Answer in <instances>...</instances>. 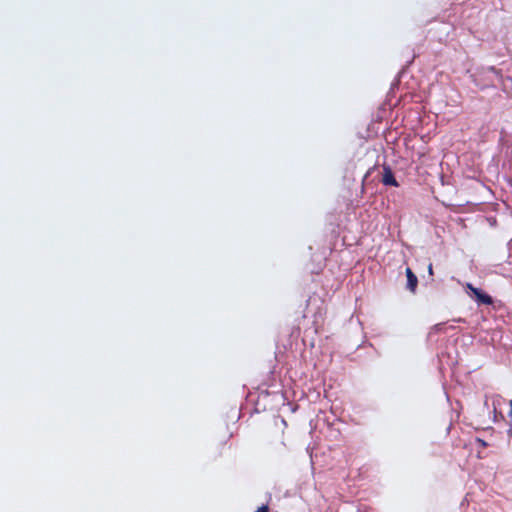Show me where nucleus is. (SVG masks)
I'll use <instances>...</instances> for the list:
<instances>
[{"label":"nucleus","mask_w":512,"mask_h":512,"mask_svg":"<svg viewBox=\"0 0 512 512\" xmlns=\"http://www.w3.org/2000/svg\"><path fill=\"white\" fill-rule=\"evenodd\" d=\"M397 84H399V81H396V82L392 83V86H395Z\"/></svg>","instance_id":"nucleus-12"},{"label":"nucleus","mask_w":512,"mask_h":512,"mask_svg":"<svg viewBox=\"0 0 512 512\" xmlns=\"http://www.w3.org/2000/svg\"><path fill=\"white\" fill-rule=\"evenodd\" d=\"M405 273L407 277L406 289L415 293L418 286V278L409 267L406 268Z\"/></svg>","instance_id":"nucleus-4"},{"label":"nucleus","mask_w":512,"mask_h":512,"mask_svg":"<svg viewBox=\"0 0 512 512\" xmlns=\"http://www.w3.org/2000/svg\"><path fill=\"white\" fill-rule=\"evenodd\" d=\"M397 84H399V81H396V82L392 83V86H395Z\"/></svg>","instance_id":"nucleus-14"},{"label":"nucleus","mask_w":512,"mask_h":512,"mask_svg":"<svg viewBox=\"0 0 512 512\" xmlns=\"http://www.w3.org/2000/svg\"><path fill=\"white\" fill-rule=\"evenodd\" d=\"M509 418L512 419V399L510 400Z\"/></svg>","instance_id":"nucleus-10"},{"label":"nucleus","mask_w":512,"mask_h":512,"mask_svg":"<svg viewBox=\"0 0 512 512\" xmlns=\"http://www.w3.org/2000/svg\"><path fill=\"white\" fill-rule=\"evenodd\" d=\"M428 272H429V274H430V275H433V268H432V264H430V265L428 266Z\"/></svg>","instance_id":"nucleus-11"},{"label":"nucleus","mask_w":512,"mask_h":512,"mask_svg":"<svg viewBox=\"0 0 512 512\" xmlns=\"http://www.w3.org/2000/svg\"><path fill=\"white\" fill-rule=\"evenodd\" d=\"M467 293L478 305H492L495 307V301L491 295L471 283L466 284Z\"/></svg>","instance_id":"nucleus-2"},{"label":"nucleus","mask_w":512,"mask_h":512,"mask_svg":"<svg viewBox=\"0 0 512 512\" xmlns=\"http://www.w3.org/2000/svg\"><path fill=\"white\" fill-rule=\"evenodd\" d=\"M255 512H269V507L267 505H262Z\"/></svg>","instance_id":"nucleus-5"},{"label":"nucleus","mask_w":512,"mask_h":512,"mask_svg":"<svg viewBox=\"0 0 512 512\" xmlns=\"http://www.w3.org/2000/svg\"><path fill=\"white\" fill-rule=\"evenodd\" d=\"M443 327H444V324L440 323V324L435 325L434 328H435L436 331H440V330H442Z\"/></svg>","instance_id":"nucleus-8"},{"label":"nucleus","mask_w":512,"mask_h":512,"mask_svg":"<svg viewBox=\"0 0 512 512\" xmlns=\"http://www.w3.org/2000/svg\"><path fill=\"white\" fill-rule=\"evenodd\" d=\"M507 433L509 436L512 435V419H510V421H509V429H508Z\"/></svg>","instance_id":"nucleus-7"},{"label":"nucleus","mask_w":512,"mask_h":512,"mask_svg":"<svg viewBox=\"0 0 512 512\" xmlns=\"http://www.w3.org/2000/svg\"><path fill=\"white\" fill-rule=\"evenodd\" d=\"M509 418L512 419V399L510 400Z\"/></svg>","instance_id":"nucleus-9"},{"label":"nucleus","mask_w":512,"mask_h":512,"mask_svg":"<svg viewBox=\"0 0 512 512\" xmlns=\"http://www.w3.org/2000/svg\"><path fill=\"white\" fill-rule=\"evenodd\" d=\"M381 182L385 186L399 187V182L396 180L393 170L388 164L383 165Z\"/></svg>","instance_id":"nucleus-3"},{"label":"nucleus","mask_w":512,"mask_h":512,"mask_svg":"<svg viewBox=\"0 0 512 512\" xmlns=\"http://www.w3.org/2000/svg\"><path fill=\"white\" fill-rule=\"evenodd\" d=\"M476 441L479 443V445L481 447H487L488 446V443L485 440H483V439L477 438Z\"/></svg>","instance_id":"nucleus-6"},{"label":"nucleus","mask_w":512,"mask_h":512,"mask_svg":"<svg viewBox=\"0 0 512 512\" xmlns=\"http://www.w3.org/2000/svg\"><path fill=\"white\" fill-rule=\"evenodd\" d=\"M397 84H399V81H396V82L392 83V86H395Z\"/></svg>","instance_id":"nucleus-13"},{"label":"nucleus","mask_w":512,"mask_h":512,"mask_svg":"<svg viewBox=\"0 0 512 512\" xmlns=\"http://www.w3.org/2000/svg\"><path fill=\"white\" fill-rule=\"evenodd\" d=\"M471 77L474 84L482 90L489 87L498 88L500 86L505 90L507 82L512 84V78L509 76L505 77L502 71L494 66L482 67Z\"/></svg>","instance_id":"nucleus-1"}]
</instances>
